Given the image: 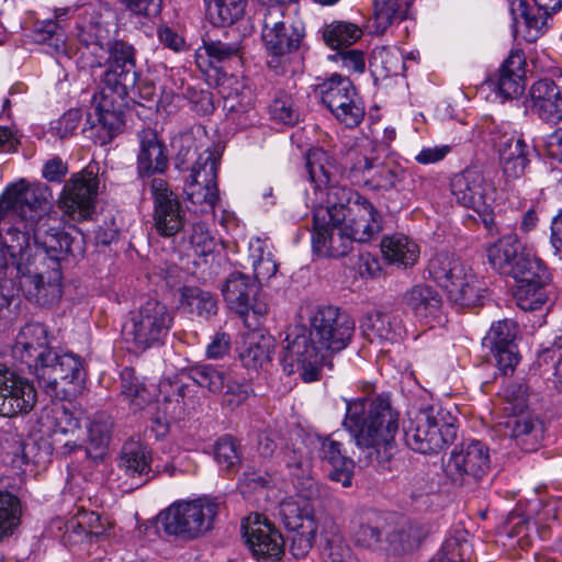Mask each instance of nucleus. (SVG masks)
<instances>
[{
	"mask_svg": "<svg viewBox=\"0 0 562 562\" xmlns=\"http://www.w3.org/2000/svg\"><path fill=\"white\" fill-rule=\"evenodd\" d=\"M53 419V432L55 436H69L66 439L64 447L67 452L75 451L80 448L81 445L78 442L76 434L81 430L80 419L69 409L65 407H56L50 411Z\"/></svg>",
	"mask_w": 562,
	"mask_h": 562,
	"instance_id": "09e8293b",
	"label": "nucleus"
},
{
	"mask_svg": "<svg viewBox=\"0 0 562 562\" xmlns=\"http://www.w3.org/2000/svg\"><path fill=\"white\" fill-rule=\"evenodd\" d=\"M22 506L18 496L0 491V542L10 537L21 522Z\"/></svg>",
	"mask_w": 562,
	"mask_h": 562,
	"instance_id": "864d4df0",
	"label": "nucleus"
},
{
	"mask_svg": "<svg viewBox=\"0 0 562 562\" xmlns=\"http://www.w3.org/2000/svg\"><path fill=\"white\" fill-rule=\"evenodd\" d=\"M151 191L155 202V227L164 237L176 235V203L171 199L172 191L164 179L156 178L151 181Z\"/></svg>",
	"mask_w": 562,
	"mask_h": 562,
	"instance_id": "c756f323",
	"label": "nucleus"
},
{
	"mask_svg": "<svg viewBox=\"0 0 562 562\" xmlns=\"http://www.w3.org/2000/svg\"><path fill=\"white\" fill-rule=\"evenodd\" d=\"M217 498L199 497L189 502H178V538L195 539L209 531L220 510Z\"/></svg>",
	"mask_w": 562,
	"mask_h": 562,
	"instance_id": "412c9836",
	"label": "nucleus"
},
{
	"mask_svg": "<svg viewBox=\"0 0 562 562\" xmlns=\"http://www.w3.org/2000/svg\"><path fill=\"white\" fill-rule=\"evenodd\" d=\"M317 532L316 522H306V529L288 531L286 541L289 550L295 558H304L311 550L315 535Z\"/></svg>",
	"mask_w": 562,
	"mask_h": 562,
	"instance_id": "0e129e2a",
	"label": "nucleus"
},
{
	"mask_svg": "<svg viewBox=\"0 0 562 562\" xmlns=\"http://www.w3.org/2000/svg\"><path fill=\"white\" fill-rule=\"evenodd\" d=\"M324 43L338 52L353 45L361 38L363 32L355 23L348 21H333L321 29Z\"/></svg>",
	"mask_w": 562,
	"mask_h": 562,
	"instance_id": "37998d69",
	"label": "nucleus"
},
{
	"mask_svg": "<svg viewBox=\"0 0 562 562\" xmlns=\"http://www.w3.org/2000/svg\"><path fill=\"white\" fill-rule=\"evenodd\" d=\"M526 59L520 50H515L501 65L495 78H490L486 83L497 92L503 100L520 97L526 88Z\"/></svg>",
	"mask_w": 562,
	"mask_h": 562,
	"instance_id": "5701e85b",
	"label": "nucleus"
},
{
	"mask_svg": "<svg viewBox=\"0 0 562 562\" xmlns=\"http://www.w3.org/2000/svg\"><path fill=\"white\" fill-rule=\"evenodd\" d=\"M121 394L136 409L143 408L149 402L150 395L133 368L126 367L121 372Z\"/></svg>",
	"mask_w": 562,
	"mask_h": 562,
	"instance_id": "13d9d810",
	"label": "nucleus"
},
{
	"mask_svg": "<svg viewBox=\"0 0 562 562\" xmlns=\"http://www.w3.org/2000/svg\"><path fill=\"white\" fill-rule=\"evenodd\" d=\"M401 304L404 313L412 314L419 321L437 318L442 299L440 293L428 284H416L405 291Z\"/></svg>",
	"mask_w": 562,
	"mask_h": 562,
	"instance_id": "a878e982",
	"label": "nucleus"
},
{
	"mask_svg": "<svg viewBox=\"0 0 562 562\" xmlns=\"http://www.w3.org/2000/svg\"><path fill=\"white\" fill-rule=\"evenodd\" d=\"M243 537L259 562H277L284 553V539L276 527L265 517L256 514L248 517L241 526Z\"/></svg>",
	"mask_w": 562,
	"mask_h": 562,
	"instance_id": "a211bd4d",
	"label": "nucleus"
},
{
	"mask_svg": "<svg viewBox=\"0 0 562 562\" xmlns=\"http://www.w3.org/2000/svg\"><path fill=\"white\" fill-rule=\"evenodd\" d=\"M490 463V449L484 442L465 440L451 451L446 473L454 484H472L487 474Z\"/></svg>",
	"mask_w": 562,
	"mask_h": 562,
	"instance_id": "f8f14e48",
	"label": "nucleus"
},
{
	"mask_svg": "<svg viewBox=\"0 0 562 562\" xmlns=\"http://www.w3.org/2000/svg\"><path fill=\"white\" fill-rule=\"evenodd\" d=\"M525 406L522 397L510 409L512 414L496 425L497 431L509 437L524 451L531 452L538 449L544 437V423L531 413L521 412Z\"/></svg>",
	"mask_w": 562,
	"mask_h": 562,
	"instance_id": "aec40b11",
	"label": "nucleus"
},
{
	"mask_svg": "<svg viewBox=\"0 0 562 562\" xmlns=\"http://www.w3.org/2000/svg\"><path fill=\"white\" fill-rule=\"evenodd\" d=\"M450 190L457 202L475 211L487 229L495 227L492 214L496 188L492 180L476 168H465L450 181Z\"/></svg>",
	"mask_w": 562,
	"mask_h": 562,
	"instance_id": "39448f33",
	"label": "nucleus"
},
{
	"mask_svg": "<svg viewBox=\"0 0 562 562\" xmlns=\"http://www.w3.org/2000/svg\"><path fill=\"white\" fill-rule=\"evenodd\" d=\"M110 524L102 519V517L88 510H79L75 517V520L69 522V527L79 528L82 532L88 536L100 538L105 535Z\"/></svg>",
	"mask_w": 562,
	"mask_h": 562,
	"instance_id": "338daca9",
	"label": "nucleus"
},
{
	"mask_svg": "<svg viewBox=\"0 0 562 562\" xmlns=\"http://www.w3.org/2000/svg\"><path fill=\"white\" fill-rule=\"evenodd\" d=\"M330 210L339 214L342 228L352 241L367 243L382 229L381 216L371 202L357 194L347 207L342 202L334 204Z\"/></svg>",
	"mask_w": 562,
	"mask_h": 562,
	"instance_id": "f3484780",
	"label": "nucleus"
},
{
	"mask_svg": "<svg viewBox=\"0 0 562 562\" xmlns=\"http://www.w3.org/2000/svg\"><path fill=\"white\" fill-rule=\"evenodd\" d=\"M376 27L384 31L396 20L406 18V8L398 0H376L374 2Z\"/></svg>",
	"mask_w": 562,
	"mask_h": 562,
	"instance_id": "e2e57ef3",
	"label": "nucleus"
},
{
	"mask_svg": "<svg viewBox=\"0 0 562 562\" xmlns=\"http://www.w3.org/2000/svg\"><path fill=\"white\" fill-rule=\"evenodd\" d=\"M305 170L308 179L316 184V187H328L329 194H335L338 182L339 168L337 162L323 148H312L308 150L305 160Z\"/></svg>",
	"mask_w": 562,
	"mask_h": 562,
	"instance_id": "2f4dec72",
	"label": "nucleus"
},
{
	"mask_svg": "<svg viewBox=\"0 0 562 562\" xmlns=\"http://www.w3.org/2000/svg\"><path fill=\"white\" fill-rule=\"evenodd\" d=\"M214 240L203 223L193 224L190 235L181 241V251L186 252L188 258L193 257L194 265H196L195 258L212 254Z\"/></svg>",
	"mask_w": 562,
	"mask_h": 562,
	"instance_id": "6e6d98bb",
	"label": "nucleus"
},
{
	"mask_svg": "<svg viewBox=\"0 0 562 562\" xmlns=\"http://www.w3.org/2000/svg\"><path fill=\"white\" fill-rule=\"evenodd\" d=\"M520 263L515 268L510 274L517 284H548L550 281V273L544 263L537 257L527 254L521 258Z\"/></svg>",
	"mask_w": 562,
	"mask_h": 562,
	"instance_id": "5fc2aeb1",
	"label": "nucleus"
},
{
	"mask_svg": "<svg viewBox=\"0 0 562 562\" xmlns=\"http://www.w3.org/2000/svg\"><path fill=\"white\" fill-rule=\"evenodd\" d=\"M370 66L383 77L400 76L405 70L403 54L396 47H375L371 54Z\"/></svg>",
	"mask_w": 562,
	"mask_h": 562,
	"instance_id": "3c124183",
	"label": "nucleus"
},
{
	"mask_svg": "<svg viewBox=\"0 0 562 562\" xmlns=\"http://www.w3.org/2000/svg\"><path fill=\"white\" fill-rule=\"evenodd\" d=\"M281 363L288 374L300 372L304 382L316 381L327 356L305 327H294L285 337Z\"/></svg>",
	"mask_w": 562,
	"mask_h": 562,
	"instance_id": "0eeeda50",
	"label": "nucleus"
},
{
	"mask_svg": "<svg viewBox=\"0 0 562 562\" xmlns=\"http://www.w3.org/2000/svg\"><path fill=\"white\" fill-rule=\"evenodd\" d=\"M279 516L288 531L306 529V522H316L312 504H300L293 501L282 502Z\"/></svg>",
	"mask_w": 562,
	"mask_h": 562,
	"instance_id": "4d7b16f0",
	"label": "nucleus"
},
{
	"mask_svg": "<svg viewBox=\"0 0 562 562\" xmlns=\"http://www.w3.org/2000/svg\"><path fill=\"white\" fill-rule=\"evenodd\" d=\"M361 329L371 342L394 341L401 335V322L392 313L373 311L364 316Z\"/></svg>",
	"mask_w": 562,
	"mask_h": 562,
	"instance_id": "f704fd0d",
	"label": "nucleus"
},
{
	"mask_svg": "<svg viewBox=\"0 0 562 562\" xmlns=\"http://www.w3.org/2000/svg\"><path fill=\"white\" fill-rule=\"evenodd\" d=\"M206 15L216 26H228L243 18L247 0H204Z\"/></svg>",
	"mask_w": 562,
	"mask_h": 562,
	"instance_id": "49530a36",
	"label": "nucleus"
},
{
	"mask_svg": "<svg viewBox=\"0 0 562 562\" xmlns=\"http://www.w3.org/2000/svg\"><path fill=\"white\" fill-rule=\"evenodd\" d=\"M184 201L187 207L195 214H214L215 207L220 203L218 188L204 187L201 183L184 182L183 187Z\"/></svg>",
	"mask_w": 562,
	"mask_h": 562,
	"instance_id": "a18cd8bd",
	"label": "nucleus"
},
{
	"mask_svg": "<svg viewBox=\"0 0 562 562\" xmlns=\"http://www.w3.org/2000/svg\"><path fill=\"white\" fill-rule=\"evenodd\" d=\"M88 119L93 126L99 124L110 133L120 130L124 122L120 105L114 106V99L104 92L101 100L94 105L93 113H89Z\"/></svg>",
	"mask_w": 562,
	"mask_h": 562,
	"instance_id": "603ef678",
	"label": "nucleus"
},
{
	"mask_svg": "<svg viewBox=\"0 0 562 562\" xmlns=\"http://www.w3.org/2000/svg\"><path fill=\"white\" fill-rule=\"evenodd\" d=\"M494 145L498 150L503 172L507 178H519L528 165L527 146L522 138L504 133Z\"/></svg>",
	"mask_w": 562,
	"mask_h": 562,
	"instance_id": "c85d7f7f",
	"label": "nucleus"
},
{
	"mask_svg": "<svg viewBox=\"0 0 562 562\" xmlns=\"http://www.w3.org/2000/svg\"><path fill=\"white\" fill-rule=\"evenodd\" d=\"M273 348L274 340L271 336L252 333L240 348L239 358L246 368L256 370L271 360Z\"/></svg>",
	"mask_w": 562,
	"mask_h": 562,
	"instance_id": "a19ab883",
	"label": "nucleus"
},
{
	"mask_svg": "<svg viewBox=\"0 0 562 562\" xmlns=\"http://www.w3.org/2000/svg\"><path fill=\"white\" fill-rule=\"evenodd\" d=\"M214 457L222 469L234 470L240 463V456L236 440L231 436L217 439L214 447Z\"/></svg>",
	"mask_w": 562,
	"mask_h": 562,
	"instance_id": "69168bd1",
	"label": "nucleus"
},
{
	"mask_svg": "<svg viewBox=\"0 0 562 562\" xmlns=\"http://www.w3.org/2000/svg\"><path fill=\"white\" fill-rule=\"evenodd\" d=\"M50 195L45 184L21 180L0 196V211L16 217L0 245V310L19 291L31 302L50 306L61 297L60 262L82 257L83 235L60 228L57 214L48 212Z\"/></svg>",
	"mask_w": 562,
	"mask_h": 562,
	"instance_id": "f257e3e1",
	"label": "nucleus"
},
{
	"mask_svg": "<svg viewBox=\"0 0 562 562\" xmlns=\"http://www.w3.org/2000/svg\"><path fill=\"white\" fill-rule=\"evenodd\" d=\"M537 7L533 12L529 9L525 1H519L517 4L513 3L510 11L515 15L517 12L524 19L526 26L529 31L533 30V37L538 36L547 25V19L562 8V0H532Z\"/></svg>",
	"mask_w": 562,
	"mask_h": 562,
	"instance_id": "79ce46f5",
	"label": "nucleus"
},
{
	"mask_svg": "<svg viewBox=\"0 0 562 562\" xmlns=\"http://www.w3.org/2000/svg\"><path fill=\"white\" fill-rule=\"evenodd\" d=\"M304 34L302 21L286 14L282 7L267 8L261 36L271 55L283 56L299 49Z\"/></svg>",
	"mask_w": 562,
	"mask_h": 562,
	"instance_id": "9b49d317",
	"label": "nucleus"
},
{
	"mask_svg": "<svg viewBox=\"0 0 562 562\" xmlns=\"http://www.w3.org/2000/svg\"><path fill=\"white\" fill-rule=\"evenodd\" d=\"M222 294L227 306L235 311L248 328L259 325V319L268 313V303L260 295L259 285L248 274L234 271L222 285Z\"/></svg>",
	"mask_w": 562,
	"mask_h": 562,
	"instance_id": "1a4fd4ad",
	"label": "nucleus"
},
{
	"mask_svg": "<svg viewBox=\"0 0 562 562\" xmlns=\"http://www.w3.org/2000/svg\"><path fill=\"white\" fill-rule=\"evenodd\" d=\"M249 258L257 284L269 281L277 273L278 263L263 240L257 238L250 241Z\"/></svg>",
	"mask_w": 562,
	"mask_h": 562,
	"instance_id": "de8ad7c7",
	"label": "nucleus"
},
{
	"mask_svg": "<svg viewBox=\"0 0 562 562\" xmlns=\"http://www.w3.org/2000/svg\"><path fill=\"white\" fill-rule=\"evenodd\" d=\"M106 70L103 83L121 101L137 82L135 49L124 41L108 42Z\"/></svg>",
	"mask_w": 562,
	"mask_h": 562,
	"instance_id": "ddd939ff",
	"label": "nucleus"
},
{
	"mask_svg": "<svg viewBox=\"0 0 562 562\" xmlns=\"http://www.w3.org/2000/svg\"><path fill=\"white\" fill-rule=\"evenodd\" d=\"M342 426L356 445L368 451L369 459L379 463L391 459L398 430V412L393 408L387 394L346 400Z\"/></svg>",
	"mask_w": 562,
	"mask_h": 562,
	"instance_id": "f03ea898",
	"label": "nucleus"
},
{
	"mask_svg": "<svg viewBox=\"0 0 562 562\" xmlns=\"http://www.w3.org/2000/svg\"><path fill=\"white\" fill-rule=\"evenodd\" d=\"M313 225L312 245L318 256L340 258L351 250L353 241L342 228L340 216L334 214V210L327 207L316 211Z\"/></svg>",
	"mask_w": 562,
	"mask_h": 562,
	"instance_id": "4468645a",
	"label": "nucleus"
},
{
	"mask_svg": "<svg viewBox=\"0 0 562 562\" xmlns=\"http://www.w3.org/2000/svg\"><path fill=\"white\" fill-rule=\"evenodd\" d=\"M310 331L325 355L339 352L350 342L355 322L338 307H318L310 318Z\"/></svg>",
	"mask_w": 562,
	"mask_h": 562,
	"instance_id": "9d476101",
	"label": "nucleus"
},
{
	"mask_svg": "<svg viewBox=\"0 0 562 562\" xmlns=\"http://www.w3.org/2000/svg\"><path fill=\"white\" fill-rule=\"evenodd\" d=\"M547 284H517L514 297L517 305L524 311H537L541 308L547 300Z\"/></svg>",
	"mask_w": 562,
	"mask_h": 562,
	"instance_id": "680f3d73",
	"label": "nucleus"
},
{
	"mask_svg": "<svg viewBox=\"0 0 562 562\" xmlns=\"http://www.w3.org/2000/svg\"><path fill=\"white\" fill-rule=\"evenodd\" d=\"M50 351L46 327L40 323H31L18 334L11 353L16 361L26 364L32 372L33 364H40Z\"/></svg>",
	"mask_w": 562,
	"mask_h": 562,
	"instance_id": "4be33fe9",
	"label": "nucleus"
},
{
	"mask_svg": "<svg viewBox=\"0 0 562 562\" xmlns=\"http://www.w3.org/2000/svg\"><path fill=\"white\" fill-rule=\"evenodd\" d=\"M99 180L90 170L74 173L65 183L59 205L75 221H86L91 217L95 207Z\"/></svg>",
	"mask_w": 562,
	"mask_h": 562,
	"instance_id": "2eb2a0df",
	"label": "nucleus"
},
{
	"mask_svg": "<svg viewBox=\"0 0 562 562\" xmlns=\"http://www.w3.org/2000/svg\"><path fill=\"white\" fill-rule=\"evenodd\" d=\"M33 367L32 373L49 394L56 393L60 383L79 386L85 380L82 360L74 353L57 355L52 350L40 364Z\"/></svg>",
	"mask_w": 562,
	"mask_h": 562,
	"instance_id": "dca6fc26",
	"label": "nucleus"
},
{
	"mask_svg": "<svg viewBox=\"0 0 562 562\" xmlns=\"http://www.w3.org/2000/svg\"><path fill=\"white\" fill-rule=\"evenodd\" d=\"M381 251L389 262L403 267L414 266L419 257L418 245L403 234L385 236L381 241Z\"/></svg>",
	"mask_w": 562,
	"mask_h": 562,
	"instance_id": "4c0bfd02",
	"label": "nucleus"
},
{
	"mask_svg": "<svg viewBox=\"0 0 562 562\" xmlns=\"http://www.w3.org/2000/svg\"><path fill=\"white\" fill-rule=\"evenodd\" d=\"M403 431L408 448L435 454L457 438L458 418L448 408L432 404L409 415Z\"/></svg>",
	"mask_w": 562,
	"mask_h": 562,
	"instance_id": "7ed1b4c3",
	"label": "nucleus"
},
{
	"mask_svg": "<svg viewBox=\"0 0 562 562\" xmlns=\"http://www.w3.org/2000/svg\"><path fill=\"white\" fill-rule=\"evenodd\" d=\"M137 171L140 177L164 172L168 167L166 147L154 130H142L138 134Z\"/></svg>",
	"mask_w": 562,
	"mask_h": 562,
	"instance_id": "bb28decb",
	"label": "nucleus"
},
{
	"mask_svg": "<svg viewBox=\"0 0 562 562\" xmlns=\"http://www.w3.org/2000/svg\"><path fill=\"white\" fill-rule=\"evenodd\" d=\"M472 555V544L464 537L448 538L430 562H467Z\"/></svg>",
	"mask_w": 562,
	"mask_h": 562,
	"instance_id": "052dcab7",
	"label": "nucleus"
},
{
	"mask_svg": "<svg viewBox=\"0 0 562 562\" xmlns=\"http://www.w3.org/2000/svg\"><path fill=\"white\" fill-rule=\"evenodd\" d=\"M218 164L220 156L215 151L204 150L192 166L191 172L186 182L196 184L201 183L204 187L218 188Z\"/></svg>",
	"mask_w": 562,
	"mask_h": 562,
	"instance_id": "8fccbe9b",
	"label": "nucleus"
},
{
	"mask_svg": "<svg viewBox=\"0 0 562 562\" xmlns=\"http://www.w3.org/2000/svg\"><path fill=\"white\" fill-rule=\"evenodd\" d=\"M372 149L369 142H361L351 145L341 153L338 165L339 177H346L353 183H360L375 157L369 156Z\"/></svg>",
	"mask_w": 562,
	"mask_h": 562,
	"instance_id": "72a5a7b5",
	"label": "nucleus"
},
{
	"mask_svg": "<svg viewBox=\"0 0 562 562\" xmlns=\"http://www.w3.org/2000/svg\"><path fill=\"white\" fill-rule=\"evenodd\" d=\"M527 252L524 251L522 245L515 234H508L501 237L496 243L487 249L488 262L498 273L509 276L520 263V259L525 258Z\"/></svg>",
	"mask_w": 562,
	"mask_h": 562,
	"instance_id": "7c9ffc66",
	"label": "nucleus"
},
{
	"mask_svg": "<svg viewBox=\"0 0 562 562\" xmlns=\"http://www.w3.org/2000/svg\"><path fill=\"white\" fill-rule=\"evenodd\" d=\"M222 78H217V83L221 85V93L224 98V110L227 116L237 124H246V115L252 110V90L247 86L244 79H238L233 76L226 78V72H223Z\"/></svg>",
	"mask_w": 562,
	"mask_h": 562,
	"instance_id": "393cba45",
	"label": "nucleus"
},
{
	"mask_svg": "<svg viewBox=\"0 0 562 562\" xmlns=\"http://www.w3.org/2000/svg\"><path fill=\"white\" fill-rule=\"evenodd\" d=\"M205 56L200 52L195 53V63L198 67L209 74L211 69L218 71L222 65L228 61L240 63L243 46L240 41H223L207 38L203 41Z\"/></svg>",
	"mask_w": 562,
	"mask_h": 562,
	"instance_id": "cd10ccee",
	"label": "nucleus"
},
{
	"mask_svg": "<svg viewBox=\"0 0 562 562\" xmlns=\"http://www.w3.org/2000/svg\"><path fill=\"white\" fill-rule=\"evenodd\" d=\"M269 113L272 120L292 125L299 120V113L293 106L291 95L285 92H278L269 106Z\"/></svg>",
	"mask_w": 562,
	"mask_h": 562,
	"instance_id": "774afa93",
	"label": "nucleus"
},
{
	"mask_svg": "<svg viewBox=\"0 0 562 562\" xmlns=\"http://www.w3.org/2000/svg\"><path fill=\"white\" fill-rule=\"evenodd\" d=\"M317 90L322 103L340 124L355 128L362 122L364 104L348 77L334 74L319 83Z\"/></svg>",
	"mask_w": 562,
	"mask_h": 562,
	"instance_id": "6e6552de",
	"label": "nucleus"
},
{
	"mask_svg": "<svg viewBox=\"0 0 562 562\" xmlns=\"http://www.w3.org/2000/svg\"><path fill=\"white\" fill-rule=\"evenodd\" d=\"M429 277L447 291L451 302L460 307L480 304L484 292L482 283L467 263L449 252H439L428 262Z\"/></svg>",
	"mask_w": 562,
	"mask_h": 562,
	"instance_id": "20e7f679",
	"label": "nucleus"
},
{
	"mask_svg": "<svg viewBox=\"0 0 562 562\" xmlns=\"http://www.w3.org/2000/svg\"><path fill=\"white\" fill-rule=\"evenodd\" d=\"M150 453L147 448L138 441H126L121 450L119 467L131 477L146 476L147 482L150 476Z\"/></svg>",
	"mask_w": 562,
	"mask_h": 562,
	"instance_id": "ea45409f",
	"label": "nucleus"
},
{
	"mask_svg": "<svg viewBox=\"0 0 562 562\" xmlns=\"http://www.w3.org/2000/svg\"><path fill=\"white\" fill-rule=\"evenodd\" d=\"M227 378L224 371L212 366H195L189 369H182L178 372V395H186V389L189 386L187 383L188 380L193 381L201 387L207 389L210 392H222Z\"/></svg>",
	"mask_w": 562,
	"mask_h": 562,
	"instance_id": "c9c22d12",
	"label": "nucleus"
},
{
	"mask_svg": "<svg viewBox=\"0 0 562 562\" xmlns=\"http://www.w3.org/2000/svg\"><path fill=\"white\" fill-rule=\"evenodd\" d=\"M113 419L104 412L95 413L87 425L89 446L86 453L92 459H101L110 443Z\"/></svg>",
	"mask_w": 562,
	"mask_h": 562,
	"instance_id": "58836bf2",
	"label": "nucleus"
},
{
	"mask_svg": "<svg viewBox=\"0 0 562 562\" xmlns=\"http://www.w3.org/2000/svg\"><path fill=\"white\" fill-rule=\"evenodd\" d=\"M404 179V169L394 160L374 158L361 182L373 190H391Z\"/></svg>",
	"mask_w": 562,
	"mask_h": 562,
	"instance_id": "e433bc0d",
	"label": "nucleus"
},
{
	"mask_svg": "<svg viewBox=\"0 0 562 562\" xmlns=\"http://www.w3.org/2000/svg\"><path fill=\"white\" fill-rule=\"evenodd\" d=\"M386 531V518L382 514L370 515L364 522H361L355 531L353 537L357 544L366 548H374L380 543Z\"/></svg>",
	"mask_w": 562,
	"mask_h": 562,
	"instance_id": "bf43d9fd",
	"label": "nucleus"
},
{
	"mask_svg": "<svg viewBox=\"0 0 562 562\" xmlns=\"http://www.w3.org/2000/svg\"><path fill=\"white\" fill-rule=\"evenodd\" d=\"M37 393L33 383L0 363V415L13 417L33 409Z\"/></svg>",
	"mask_w": 562,
	"mask_h": 562,
	"instance_id": "6ab92c4d",
	"label": "nucleus"
},
{
	"mask_svg": "<svg viewBox=\"0 0 562 562\" xmlns=\"http://www.w3.org/2000/svg\"><path fill=\"white\" fill-rule=\"evenodd\" d=\"M171 324L172 315L167 306L149 300L131 314L123 326V335L135 349L146 350L161 341Z\"/></svg>",
	"mask_w": 562,
	"mask_h": 562,
	"instance_id": "423d86ee",
	"label": "nucleus"
},
{
	"mask_svg": "<svg viewBox=\"0 0 562 562\" xmlns=\"http://www.w3.org/2000/svg\"><path fill=\"white\" fill-rule=\"evenodd\" d=\"M529 108L542 121L558 124L562 121V87L551 79H540L529 89Z\"/></svg>",
	"mask_w": 562,
	"mask_h": 562,
	"instance_id": "b1692460",
	"label": "nucleus"
},
{
	"mask_svg": "<svg viewBox=\"0 0 562 562\" xmlns=\"http://www.w3.org/2000/svg\"><path fill=\"white\" fill-rule=\"evenodd\" d=\"M180 307L183 313L200 317H210L217 312V302L213 294L198 286H184L181 290Z\"/></svg>",
	"mask_w": 562,
	"mask_h": 562,
	"instance_id": "c03bdc74",
	"label": "nucleus"
},
{
	"mask_svg": "<svg viewBox=\"0 0 562 562\" xmlns=\"http://www.w3.org/2000/svg\"><path fill=\"white\" fill-rule=\"evenodd\" d=\"M321 457L327 461L333 470L329 477L333 481L341 483L342 486L348 487L351 485L355 462L346 454L342 449V443L334 437H327L321 442Z\"/></svg>",
	"mask_w": 562,
	"mask_h": 562,
	"instance_id": "473e14b6",
	"label": "nucleus"
}]
</instances>
